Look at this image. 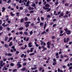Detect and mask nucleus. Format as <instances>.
<instances>
[{"label": "nucleus", "mask_w": 72, "mask_h": 72, "mask_svg": "<svg viewBox=\"0 0 72 72\" xmlns=\"http://www.w3.org/2000/svg\"><path fill=\"white\" fill-rule=\"evenodd\" d=\"M66 33H67V34L68 35H69L71 33V31L69 30H67L66 32Z\"/></svg>", "instance_id": "nucleus-1"}, {"label": "nucleus", "mask_w": 72, "mask_h": 72, "mask_svg": "<svg viewBox=\"0 0 72 72\" xmlns=\"http://www.w3.org/2000/svg\"><path fill=\"white\" fill-rule=\"evenodd\" d=\"M29 4H30V1H28L26 3V4L25 5L26 6H28Z\"/></svg>", "instance_id": "nucleus-2"}, {"label": "nucleus", "mask_w": 72, "mask_h": 72, "mask_svg": "<svg viewBox=\"0 0 72 72\" xmlns=\"http://www.w3.org/2000/svg\"><path fill=\"white\" fill-rule=\"evenodd\" d=\"M32 44V42H30L28 44V45H29V48H31L32 47V46L31 45Z\"/></svg>", "instance_id": "nucleus-3"}, {"label": "nucleus", "mask_w": 72, "mask_h": 72, "mask_svg": "<svg viewBox=\"0 0 72 72\" xmlns=\"http://www.w3.org/2000/svg\"><path fill=\"white\" fill-rule=\"evenodd\" d=\"M0 62H1L0 63V66L1 67H3V65H2L3 64V60H1V61H0Z\"/></svg>", "instance_id": "nucleus-4"}, {"label": "nucleus", "mask_w": 72, "mask_h": 72, "mask_svg": "<svg viewBox=\"0 0 72 72\" xmlns=\"http://www.w3.org/2000/svg\"><path fill=\"white\" fill-rule=\"evenodd\" d=\"M28 9L29 10H33L34 9V8L33 7H29L28 8Z\"/></svg>", "instance_id": "nucleus-5"}, {"label": "nucleus", "mask_w": 72, "mask_h": 72, "mask_svg": "<svg viewBox=\"0 0 72 72\" xmlns=\"http://www.w3.org/2000/svg\"><path fill=\"white\" fill-rule=\"evenodd\" d=\"M63 15H64V14H63V13L62 12L60 14V15L59 16V18H60V17L63 16Z\"/></svg>", "instance_id": "nucleus-6"}, {"label": "nucleus", "mask_w": 72, "mask_h": 72, "mask_svg": "<svg viewBox=\"0 0 72 72\" xmlns=\"http://www.w3.org/2000/svg\"><path fill=\"white\" fill-rule=\"evenodd\" d=\"M12 39H13V37H11L10 38L9 40L8 41V42H10V41H11Z\"/></svg>", "instance_id": "nucleus-7"}, {"label": "nucleus", "mask_w": 72, "mask_h": 72, "mask_svg": "<svg viewBox=\"0 0 72 72\" xmlns=\"http://www.w3.org/2000/svg\"><path fill=\"white\" fill-rule=\"evenodd\" d=\"M2 12H4L5 10L6 9V8H5V7H3L2 8Z\"/></svg>", "instance_id": "nucleus-8"}, {"label": "nucleus", "mask_w": 72, "mask_h": 72, "mask_svg": "<svg viewBox=\"0 0 72 72\" xmlns=\"http://www.w3.org/2000/svg\"><path fill=\"white\" fill-rule=\"evenodd\" d=\"M58 4H59V3H58V0H57L56 1V2L55 3V5H58Z\"/></svg>", "instance_id": "nucleus-9"}, {"label": "nucleus", "mask_w": 72, "mask_h": 72, "mask_svg": "<svg viewBox=\"0 0 72 72\" xmlns=\"http://www.w3.org/2000/svg\"><path fill=\"white\" fill-rule=\"evenodd\" d=\"M40 26H43V25H44V23L42 22H41L40 23Z\"/></svg>", "instance_id": "nucleus-10"}, {"label": "nucleus", "mask_w": 72, "mask_h": 72, "mask_svg": "<svg viewBox=\"0 0 72 72\" xmlns=\"http://www.w3.org/2000/svg\"><path fill=\"white\" fill-rule=\"evenodd\" d=\"M33 7H35L36 6V4L35 3H33L31 5Z\"/></svg>", "instance_id": "nucleus-11"}, {"label": "nucleus", "mask_w": 72, "mask_h": 72, "mask_svg": "<svg viewBox=\"0 0 72 72\" xmlns=\"http://www.w3.org/2000/svg\"><path fill=\"white\" fill-rule=\"evenodd\" d=\"M43 9H45V10H47L49 9V8H46L45 6H44L43 7Z\"/></svg>", "instance_id": "nucleus-12"}, {"label": "nucleus", "mask_w": 72, "mask_h": 72, "mask_svg": "<svg viewBox=\"0 0 72 72\" xmlns=\"http://www.w3.org/2000/svg\"><path fill=\"white\" fill-rule=\"evenodd\" d=\"M45 6L46 7H50V5H49L48 4H46L45 5Z\"/></svg>", "instance_id": "nucleus-13"}, {"label": "nucleus", "mask_w": 72, "mask_h": 72, "mask_svg": "<svg viewBox=\"0 0 72 72\" xmlns=\"http://www.w3.org/2000/svg\"><path fill=\"white\" fill-rule=\"evenodd\" d=\"M43 69V68H42V67H40L39 68V71H40V72H41V69Z\"/></svg>", "instance_id": "nucleus-14"}, {"label": "nucleus", "mask_w": 72, "mask_h": 72, "mask_svg": "<svg viewBox=\"0 0 72 72\" xmlns=\"http://www.w3.org/2000/svg\"><path fill=\"white\" fill-rule=\"evenodd\" d=\"M24 33L25 35L26 36H27L28 35V32H24Z\"/></svg>", "instance_id": "nucleus-15"}, {"label": "nucleus", "mask_w": 72, "mask_h": 72, "mask_svg": "<svg viewBox=\"0 0 72 72\" xmlns=\"http://www.w3.org/2000/svg\"><path fill=\"white\" fill-rule=\"evenodd\" d=\"M8 37H5V39H4V41H7V40H8Z\"/></svg>", "instance_id": "nucleus-16"}, {"label": "nucleus", "mask_w": 72, "mask_h": 72, "mask_svg": "<svg viewBox=\"0 0 72 72\" xmlns=\"http://www.w3.org/2000/svg\"><path fill=\"white\" fill-rule=\"evenodd\" d=\"M21 70H22V71H24L26 70V68H23L22 69H21Z\"/></svg>", "instance_id": "nucleus-17"}, {"label": "nucleus", "mask_w": 72, "mask_h": 72, "mask_svg": "<svg viewBox=\"0 0 72 72\" xmlns=\"http://www.w3.org/2000/svg\"><path fill=\"white\" fill-rule=\"evenodd\" d=\"M12 43H13V42H10V44L9 45V46H12V45H13Z\"/></svg>", "instance_id": "nucleus-18"}, {"label": "nucleus", "mask_w": 72, "mask_h": 72, "mask_svg": "<svg viewBox=\"0 0 72 72\" xmlns=\"http://www.w3.org/2000/svg\"><path fill=\"white\" fill-rule=\"evenodd\" d=\"M34 49V48H31L30 50V52H32V51H33V50Z\"/></svg>", "instance_id": "nucleus-19"}, {"label": "nucleus", "mask_w": 72, "mask_h": 72, "mask_svg": "<svg viewBox=\"0 0 72 72\" xmlns=\"http://www.w3.org/2000/svg\"><path fill=\"white\" fill-rule=\"evenodd\" d=\"M64 42H67V40H66V39L65 38H64Z\"/></svg>", "instance_id": "nucleus-20"}, {"label": "nucleus", "mask_w": 72, "mask_h": 72, "mask_svg": "<svg viewBox=\"0 0 72 72\" xmlns=\"http://www.w3.org/2000/svg\"><path fill=\"white\" fill-rule=\"evenodd\" d=\"M50 44H51V43H50V42H48L47 43V45H50Z\"/></svg>", "instance_id": "nucleus-21"}, {"label": "nucleus", "mask_w": 72, "mask_h": 72, "mask_svg": "<svg viewBox=\"0 0 72 72\" xmlns=\"http://www.w3.org/2000/svg\"><path fill=\"white\" fill-rule=\"evenodd\" d=\"M46 25H47L46 23H45L44 27V29H45V28H46Z\"/></svg>", "instance_id": "nucleus-22"}, {"label": "nucleus", "mask_w": 72, "mask_h": 72, "mask_svg": "<svg viewBox=\"0 0 72 72\" xmlns=\"http://www.w3.org/2000/svg\"><path fill=\"white\" fill-rule=\"evenodd\" d=\"M25 21H27L28 20V18L27 17H26L24 18Z\"/></svg>", "instance_id": "nucleus-23"}, {"label": "nucleus", "mask_w": 72, "mask_h": 72, "mask_svg": "<svg viewBox=\"0 0 72 72\" xmlns=\"http://www.w3.org/2000/svg\"><path fill=\"white\" fill-rule=\"evenodd\" d=\"M69 38H68L66 39V41L67 42H68V41H69Z\"/></svg>", "instance_id": "nucleus-24"}, {"label": "nucleus", "mask_w": 72, "mask_h": 72, "mask_svg": "<svg viewBox=\"0 0 72 72\" xmlns=\"http://www.w3.org/2000/svg\"><path fill=\"white\" fill-rule=\"evenodd\" d=\"M27 23V24H30V23H31V22H25V24H26Z\"/></svg>", "instance_id": "nucleus-25"}, {"label": "nucleus", "mask_w": 72, "mask_h": 72, "mask_svg": "<svg viewBox=\"0 0 72 72\" xmlns=\"http://www.w3.org/2000/svg\"><path fill=\"white\" fill-rule=\"evenodd\" d=\"M17 66L20 67H22V65H21L20 64H17Z\"/></svg>", "instance_id": "nucleus-26"}, {"label": "nucleus", "mask_w": 72, "mask_h": 72, "mask_svg": "<svg viewBox=\"0 0 72 72\" xmlns=\"http://www.w3.org/2000/svg\"><path fill=\"white\" fill-rule=\"evenodd\" d=\"M30 35H32V33H33V32H32V31H31L30 32Z\"/></svg>", "instance_id": "nucleus-27"}, {"label": "nucleus", "mask_w": 72, "mask_h": 72, "mask_svg": "<svg viewBox=\"0 0 72 72\" xmlns=\"http://www.w3.org/2000/svg\"><path fill=\"white\" fill-rule=\"evenodd\" d=\"M57 64V62H55L53 63V66H55V64Z\"/></svg>", "instance_id": "nucleus-28"}, {"label": "nucleus", "mask_w": 72, "mask_h": 72, "mask_svg": "<svg viewBox=\"0 0 72 72\" xmlns=\"http://www.w3.org/2000/svg\"><path fill=\"white\" fill-rule=\"evenodd\" d=\"M60 58L62 59L63 58V55L61 54L60 56Z\"/></svg>", "instance_id": "nucleus-29"}, {"label": "nucleus", "mask_w": 72, "mask_h": 72, "mask_svg": "<svg viewBox=\"0 0 72 72\" xmlns=\"http://www.w3.org/2000/svg\"><path fill=\"white\" fill-rule=\"evenodd\" d=\"M10 15H11V16H14L15 15L14 14H13L12 12L11 13Z\"/></svg>", "instance_id": "nucleus-30"}, {"label": "nucleus", "mask_w": 72, "mask_h": 72, "mask_svg": "<svg viewBox=\"0 0 72 72\" xmlns=\"http://www.w3.org/2000/svg\"><path fill=\"white\" fill-rule=\"evenodd\" d=\"M11 1H11V0H9L8 1L7 3L9 4V3H10V2H11Z\"/></svg>", "instance_id": "nucleus-31"}, {"label": "nucleus", "mask_w": 72, "mask_h": 72, "mask_svg": "<svg viewBox=\"0 0 72 72\" xmlns=\"http://www.w3.org/2000/svg\"><path fill=\"white\" fill-rule=\"evenodd\" d=\"M14 64L13 63H11L10 64V65L11 66H14Z\"/></svg>", "instance_id": "nucleus-32"}, {"label": "nucleus", "mask_w": 72, "mask_h": 72, "mask_svg": "<svg viewBox=\"0 0 72 72\" xmlns=\"http://www.w3.org/2000/svg\"><path fill=\"white\" fill-rule=\"evenodd\" d=\"M30 55H35V53H31L30 54H29Z\"/></svg>", "instance_id": "nucleus-33"}, {"label": "nucleus", "mask_w": 72, "mask_h": 72, "mask_svg": "<svg viewBox=\"0 0 72 72\" xmlns=\"http://www.w3.org/2000/svg\"><path fill=\"white\" fill-rule=\"evenodd\" d=\"M63 18H67V17H68V15H64L63 17Z\"/></svg>", "instance_id": "nucleus-34"}, {"label": "nucleus", "mask_w": 72, "mask_h": 72, "mask_svg": "<svg viewBox=\"0 0 72 72\" xmlns=\"http://www.w3.org/2000/svg\"><path fill=\"white\" fill-rule=\"evenodd\" d=\"M24 20V19H22L21 20V23H22V22H23Z\"/></svg>", "instance_id": "nucleus-35"}, {"label": "nucleus", "mask_w": 72, "mask_h": 72, "mask_svg": "<svg viewBox=\"0 0 72 72\" xmlns=\"http://www.w3.org/2000/svg\"><path fill=\"white\" fill-rule=\"evenodd\" d=\"M23 28L21 27V28H20L19 29V30H23Z\"/></svg>", "instance_id": "nucleus-36"}, {"label": "nucleus", "mask_w": 72, "mask_h": 72, "mask_svg": "<svg viewBox=\"0 0 72 72\" xmlns=\"http://www.w3.org/2000/svg\"><path fill=\"white\" fill-rule=\"evenodd\" d=\"M35 26V24H34L32 23L31 24V26L32 27V26Z\"/></svg>", "instance_id": "nucleus-37"}, {"label": "nucleus", "mask_w": 72, "mask_h": 72, "mask_svg": "<svg viewBox=\"0 0 72 72\" xmlns=\"http://www.w3.org/2000/svg\"><path fill=\"white\" fill-rule=\"evenodd\" d=\"M63 33V31L62 30H61L60 31V34H62V33Z\"/></svg>", "instance_id": "nucleus-38"}, {"label": "nucleus", "mask_w": 72, "mask_h": 72, "mask_svg": "<svg viewBox=\"0 0 72 72\" xmlns=\"http://www.w3.org/2000/svg\"><path fill=\"white\" fill-rule=\"evenodd\" d=\"M46 50V48H43V49L42 50V51H44V50Z\"/></svg>", "instance_id": "nucleus-39"}, {"label": "nucleus", "mask_w": 72, "mask_h": 72, "mask_svg": "<svg viewBox=\"0 0 72 72\" xmlns=\"http://www.w3.org/2000/svg\"><path fill=\"white\" fill-rule=\"evenodd\" d=\"M19 35H22L23 34V32H19Z\"/></svg>", "instance_id": "nucleus-40"}, {"label": "nucleus", "mask_w": 72, "mask_h": 72, "mask_svg": "<svg viewBox=\"0 0 72 72\" xmlns=\"http://www.w3.org/2000/svg\"><path fill=\"white\" fill-rule=\"evenodd\" d=\"M17 16V17H19V12H17L16 13Z\"/></svg>", "instance_id": "nucleus-41"}, {"label": "nucleus", "mask_w": 72, "mask_h": 72, "mask_svg": "<svg viewBox=\"0 0 72 72\" xmlns=\"http://www.w3.org/2000/svg\"><path fill=\"white\" fill-rule=\"evenodd\" d=\"M12 54L11 53H9L8 54V56H12Z\"/></svg>", "instance_id": "nucleus-42"}, {"label": "nucleus", "mask_w": 72, "mask_h": 72, "mask_svg": "<svg viewBox=\"0 0 72 72\" xmlns=\"http://www.w3.org/2000/svg\"><path fill=\"white\" fill-rule=\"evenodd\" d=\"M3 30V27L0 25V30Z\"/></svg>", "instance_id": "nucleus-43"}, {"label": "nucleus", "mask_w": 72, "mask_h": 72, "mask_svg": "<svg viewBox=\"0 0 72 72\" xmlns=\"http://www.w3.org/2000/svg\"><path fill=\"white\" fill-rule=\"evenodd\" d=\"M29 24H27L26 25V28H27V27H28V26H29Z\"/></svg>", "instance_id": "nucleus-44"}, {"label": "nucleus", "mask_w": 72, "mask_h": 72, "mask_svg": "<svg viewBox=\"0 0 72 72\" xmlns=\"http://www.w3.org/2000/svg\"><path fill=\"white\" fill-rule=\"evenodd\" d=\"M51 10V8H50L48 9V10H47V12H49V11H50Z\"/></svg>", "instance_id": "nucleus-45"}, {"label": "nucleus", "mask_w": 72, "mask_h": 72, "mask_svg": "<svg viewBox=\"0 0 72 72\" xmlns=\"http://www.w3.org/2000/svg\"><path fill=\"white\" fill-rule=\"evenodd\" d=\"M6 29L7 30H8V31H9V30H10V28L9 27H7Z\"/></svg>", "instance_id": "nucleus-46"}, {"label": "nucleus", "mask_w": 72, "mask_h": 72, "mask_svg": "<svg viewBox=\"0 0 72 72\" xmlns=\"http://www.w3.org/2000/svg\"><path fill=\"white\" fill-rule=\"evenodd\" d=\"M4 69L5 70H7V68H6V66H4Z\"/></svg>", "instance_id": "nucleus-47"}, {"label": "nucleus", "mask_w": 72, "mask_h": 72, "mask_svg": "<svg viewBox=\"0 0 72 72\" xmlns=\"http://www.w3.org/2000/svg\"><path fill=\"white\" fill-rule=\"evenodd\" d=\"M4 46L6 48H8V45H6V44H5L4 45Z\"/></svg>", "instance_id": "nucleus-48"}, {"label": "nucleus", "mask_w": 72, "mask_h": 72, "mask_svg": "<svg viewBox=\"0 0 72 72\" xmlns=\"http://www.w3.org/2000/svg\"><path fill=\"white\" fill-rule=\"evenodd\" d=\"M29 40V38H28L26 40V42L28 41Z\"/></svg>", "instance_id": "nucleus-49"}, {"label": "nucleus", "mask_w": 72, "mask_h": 72, "mask_svg": "<svg viewBox=\"0 0 72 72\" xmlns=\"http://www.w3.org/2000/svg\"><path fill=\"white\" fill-rule=\"evenodd\" d=\"M55 37L54 36H53L52 37V39H55Z\"/></svg>", "instance_id": "nucleus-50"}, {"label": "nucleus", "mask_w": 72, "mask_h": 72, "mask_svg": "<svg viewBox=\"0 0 72 72\" xmlns=\"http://www.w3.org/2000/svg\"><path fill=\"white\" fill-rule=\"evenodd\" d=\"M24 54H23L22 55H21V58H23V56H24Z\"/></svg>", "instance_id": "nucleus-51"}, {"label": "nucleus", "mask_w": 72, "mask_h": 72, "mask_svg": "<svg viewBox=\"0 0 72 72\" xmlns=\"http://www.w3.org/2000/svg\"><path fill=\"white\" fill-rule=\"evenodd\" d=\"M26 64H27V63H24L23 64V66H26Z\"/></svg>", "instance_id": "nucleus-52"}, {"label": "nucleus", "mask_w": 72, "mask_h": 72, "mask_svg": "<svg viewBox=\"0 0 72 72\" xmlns=\"http://www.w3.org/2000/svg\"><path fill=\"white\" fill-rule=\"evenodd\" d=\"M15 71H17V69H14L12 71L14 72H15Z\"/></svg>", "instance_id": "nucleus-53"}, {"label": "nucleus", "mask_w": 72, "mask_h": 72, "mask_svg": "<svg viewBox=\"0 0 72 72\" xmlns=\"http://www.w3.org/2000/svg\"><path fill=\"white\" fill-rule=\"evenodd\" d=\"M64 30L65 31H67L68 30V29L67 28H66V29H64Z\"/></svg>", "instance_id": "nucleus-54"}, {"label": "nucleus", "mask_w": 72, "mask_h": 72, "mask_svg": "<svg viewBox=\"0 0 72 72\" xmlns=\"http://www.w3.org/2000/svg\"><path fill=\"white\" fill-rule=\"evenodd\" d=\"M55 55L56 56H58V55H59V53H57L55 54Z\"/></svg>", "instance_id": "nucleus-55"}, {"label": "nucleus", "mask_w": 72, "mask_h": 72, "mask_svg": "<svg viewBox=\"0 0 72 72\" xmlns=\"http://www.w3.org/2000/svg\"><path fill=\"white\" fill-rule=\"evenodd\" d=\"M27 12H28V10H26L25 11V13H27Z\"/></svg>", "instance_id": "nucleus-56"}, {"label": "nucleus", "mask_w": 72, "mask_h": 72, "mask_svg": "<svg viewBox=\"0 0 72 72\" xmlns=\"http://www.w3.org/2000/svg\"><path fill=\"white\" fill-rule=\"evenodd\" d=\"M3 61H4V62H5V61H6V58H4L3 59Z\"/></svg>", "instance_id": "nucleus-57"}, {"label": "nucleus", "mask_w": 72, "mask_h": 72, "mask_svg": "<svg viewBox=\"0 0 72 72\" xmlns=\"http://www.w3.org/2000/svg\"><path fill=\"white\" fill-rule=\"evenodd\" d=\"M53 62H56V59L55 58H53Z\"/></svg>", "instance_id": "nucleus-58"}, {"label": "nucleus", "mask_w": 72, "mask_h": 72, "mask_svg": "<svg viewBox=\"0 0 72 72\" xmlns=\"http://www.w3.org/2000/svg\"><path fill=\"white\" fill-rule=\"evenodd\" d=\"M8 9H11V6H9L8 8Z\"/></svg>", "instance_id": "nucleus-59"}, {"label": "nucleus", "mask_w": 72, "mask_h": 72, "mask_svg": "<svg viewBox=\"0 0 72 72\" xmlns=\"http://www.w3.org/2000/svg\"><path fill=\"white\" fill-rule=\"evenodd\" d=\"M65 5L66 6H68V3H66L65 4Z\"/></svg>", "instance_id": "nucleus-60"}, {"label": "nucleus", "mask_w": 72, "mask_h": 72, "mask_svg": "<svg viewBox=\"0 0 72 72\" xmlns=\"http://www.w3.org/2000/svg\"><path fill=\"white\" fill-rule=\"evenodd\" d=\"M47 17L48 18H50V15H47Z\"/></svg>", "instance_id": "nucleus-61"}, {"label": "nucleus", "mask_w": 72, "mask_h": 72, "mask_svg": "<svg viewBox=\"0 0 72 72\" xmlns=\"http://www.w3.org/2000/svg\"><path fill=\"white\" fill-rule=\"evenodd\" d=\"M60 70H61L59 68H58V72H60Z\"/></svg>", "instance_id": "nucleus-62"}, {"label": "nucleus", "mask_w": 72, "mask_h": 72, "mask_svg": "<svg viewBox=\"0 0 72 72\" xmlns=\"http://www.w3.org/2000/svg\"><path fill=\"white\" fill-rule=\"evenodd\" d=\"M41 20H42V21H43V20H44V18L43 17H41Z\"/></svg>", "instance_id": "nucleus-63"}, {"label": "nucleus", "mask_w": 72, "mask_h": 72, "mask_svg": "<svg viewBox=\"0 0 72 72\" xmlns=\"http://www.w3.org/2000/svg\"><path fill=\"white\" fill-rule=\"evenodd\" d=\"M69 69H72V66H70L69 67Z\"/></svg>", "instance_id": "nucleus-64"}]
</instances>
